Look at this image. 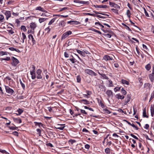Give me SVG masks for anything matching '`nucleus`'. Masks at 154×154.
<instances>
[{"label": "nucleus", "mask_w": 154, "mask_h": 154, "mask_svg": "<svg viewBox=\"0 0 154 154\" xmlns=\"http://www.w3.org/2000/svg\"><path fill=\"white\" fill-rule=\"evenodd\" d=\"M16 112H18V114H17V115L19 116L23 112V110L19 108L16 111Z\"/></svg>", "instance_id": "nucleus-28"}, {"label": "nucleus", "mask_w": 154, "mask_h": 154, "mask_svg": "<svg viewBox=\"0 0 154 154\" xmlns=\"http://www.w3.org/2000/svg\"><path fill=\"white\" fill-rule=\"evenodd\" d=\"M112 92L110 90H107L106 92V94L109 97H110L112 95Z\"/></svg>", "instance_id": "nucleus-23"}, {"label": "nucleus", "mask_w": 154, "mask_h": 154, "mask_svg": "<svg viewBox=\"0 0 154 154\" xmlns=\"http://www.w3.org/2000/svg\"><path fill=\"white\" fill-rule=\"evenodd\" d=\"M66 23L64 21H60L59 23V25L60 26L64 27L65 26Z\"/></svg>", "instance_id": "nucleus-27"}, {"label": "nucleus", "mask_w": 154, "mask_h": 154, "mask_svg": "<svg viewBox=\"0 0 154 154\" xmlns=\"http://www.w3.org/2000/svg\"><path fill=\"white\" fill-rule=\"evenodd\" d=\"M85 149H88L90 148V146L88 144H86L85 145Z\"/></svg>", "instance_id": "nucleus-63"}, {"label": "nucleus", "mask_w": 154, "mask_h": 154, "mask_svg": "<svg viewBox=\"0 0 154 154\" xmlns=\"http://www.w3.org/2000/svg\"><path fill=\"white\" fill-rule=\"evenodd\" d=\"M116 97L118 99H123L125 97L121 95L120 94H118L116 95Z\"/></svg>", "instance_id": "nucleus-21"}, {"label": "nucleus", "mask_w": 154, "mask_h": 154, "mask_svg": "<svg viewBox=\"0 0 154 154\" xmlns=\"http://www.w3.org/2000/svg\"><path fill=\"white\" fill-rule=\"evenodd\" d=\"M104 36L107 38H110L111 37V35L110 34H106L104 35Z\"/></svg>", "instance_id": "nucleus-57"}, {"label": "nucleus", "mask_w": 154, "mask_h": 154, "mask_svg": "<svg viewBox=\"0 0 154 154\" xmlns=\"http://www.w3.org/2000/svg\"><path fill=\"white\" fill-rule=\"evenodd\" d=\"M5 88L6 92L12 95L14 93V91L9 86H5Z\"/></svg>", "instance_id": "nucleus-4"}, {"label": "nucleus", "mask_w": 154, "mask_h": 154, "mask_svg": "<svg viewBox=\"0 0 154 154\" xmlns=\"http://www.w3.org/2000/svg\"><path fill=\"white\" fill-rule=\"evenodd\" d=\"M100 88L102 91H106V87L105 86L101 85L100 86Z\"/></svg>", "instance_id": "nucleus-47"}, {"label": "nucleus", "mask_w": 154, "mask_h": 154, "mask_svg": "<svg viewBox=\"0 0 154 154\" xmlns=\"http://www.w3.org/2000/svg\"><path fill=\"white\" fill-rule=\"evenodd\" d=\"M84 15H89L91 16H95V14H92L90 13H84Z\"/></svg>", "instance_id": "nucleus-43"}, {"label": "nucleus", "mask_w": 154, "mask_h": 154, "mask_svg": "<svg viewBox=\"0 0 154 154\" xmlns=\"http://www.w3.org/2000/svg\"><path fill=\"white\" fill-rule=\"evenodd\" d=\"M109 87H111L113 86V84H112V81L111 80H109Z\"/></svg>", "instance_id": "nucleus-53"}, {"label": "nucleus", "mask_w": 154, "mask_h": 154, "mask_svg": "<svg viewBox=\"0 0 154 154\" xmlns=\"http://www.w3.org/2000/svg\"><path fill=\"white\" fill-rule=\"evenodd\" d=\"M151 68V66L149 63H148L145 66V68L148 71H149L150 69Z\"/></svg>", "instance_id": "nucleus-29"}, {"label": "nucleus", "mask_w": 154, "mask_h": 154, "mask_svg": "<svg viewBox=\"0 0 154 154\" xmlns=\"http://www.w3.org/2000/svg\"><path fill=\"white\" fill-rule=\"evenodd\" d=\"M19 81H20V84L21 86L23 88V89H24L25 88V84L23 83L22 80H21V79H19Z\"/></svg>", "instance_id": "nucleus-31"}, {"label": "nucleus", "mask_w": 154, "mask_h": 154, "mask_svg": "<svg viewBox=\"0 0 154 154\" xmlns=\"http://www.w3.org/2000/svg\"><path fill=\"white\" fill-rule=\"evenodd\" d=\"M46 20V19L45 18H40L39 19V22L40 23L45 21Z\"/></svg>", "instance_id": "nucleus-39"}, {"label": "nucleus", "mask_w": 154, "mask_h": 154, "mask_svg": "<svg viewBox=\"0 0 154 154\" xmlns=\"http://www.w3.org/2000/svg\"><path fill=\"white\" fill-rule=\"evenodd\" d=\"M69 142L71 144H72L73 143L76 142V141L75 140L70 139L69 140Z\"/></svg>", "instance_id": "nucleus-51"}, {"label": "nucleus", "mask_w": 154, "mask_h": 154, "mask_svg": "<svg viewBox=\"0 0 154 154\" xmlns=\"http://www.w3.org/2000/svg\"><path fill=\"white\" fill-rule=\"evenodd\" d=\"M14 121L16 122L20 123L22 122L21 120L19 118H13Z\"/></svg>", "instance_id": "nucleus-19"}, {"label": "nucleus", "mask_w": 154, "mask_h": 154, "mask_svg": "<svg viewBox=\"0 0 154 154\" xmlns=\"http://www.w3.org/2000/svg\"><path fill=\"white\" fill-rule=\"evenodd\" d=\"M14 135L16 136H18V133L16 131H15L14 132H13L12 133Z\"/></svg>", "instance_id": "nucleus-60"}, {"label": "nucleus", "mask_w": 154, "mask_h": 154, "mask_svg": "<svg viewBox=\"0 0 154 154\" xmlns=\"http://www.w3.org/2000/svg\"><path fill=\"white\" fill-rule=\"evenodd\" d=\"M85 72L90 75L96 76L97 75L96 73L93 71L92 70L88 69H86L85 70Z\"/></svg>", "instance_id": "nucleus-1"}, {"label": "nucleus", "mask_w": 154, "mask_h": 154, "mask_svg": "<svg viewBox=\"0 0 154 154\" xmlns=\"http://www.w3.org/2000/svg\"><path fill=\"white\" fill-rule=\"evenodd\" d=\"M149 77L151 82L153 83L154 82V75L150 74L149 75Z\"/></svg>", "instance_id": "nucleus-14"}, {"label": "nucleus", "mask_w": 154, "mask_h": 154, "mask_svg": "<svg viewBox=\"0 0 154 154\" xmlns=\"http://www.w3.org/2000/svg\"><path fill=\"white\" fill-rule=\"evenodd\" d=\"M69 57L70 58L69 59V60L72 63H78L79 62L74 58L72 55H71Z\"/></svg>", "instance_id": "nucleus-7"}, {"label": "nucleus", "mask_w": 154, "mask_h": 154, "mask_svg": "<svg viewBox=\"0 0 154 154\" xmlns=\"http://www.w3.org/2000/svg\"><path fill=\"white\" fill-rule=\"evenodd\" d=\"M122 24L123 26H124L126 27L125 28L126 29L128 30V31H131V29L128 26H127L126 24L123 23H122Z\"/></svg>", "instance_id": "nucleus-42"}, {"label": "nucleus", "mask_w": 154, "mask_h": 154, "mask_svg": "<svg viewBox=\"0 0 154 154\" xmlns=\"http://www.w3.org/2000/svg\"><path fill=\"white\" fill-rule=\"evenodd\" d=\"M121 82L122 84H125L127 85H128L129 84V83L128 82L126 81V80L123 79L121 80Z\"/></svg>", "instance_id": "nucleus-32"}, {"label": "nucleus", "mask_w": 154, "mask_h": 154, "mask_svg": "<svg viewBox=\"0 0 154 154\" xmlns=\"http://www.w3.org/2000/svg\"><path fill=\"white\" fill-rule=\"evenodd\" d=\"M99 74L100 75H101V76L103 78V79H109V78L107 77L105 74H100L99 72Z\"/></svg>", "instance_id": "nucleus-25"}, {"label": "nucleus", "mask_w": 154, "mask_h": 154, "mask_svg": "<svg viewBox=\"0 0 154 154\" xmlns=\"http://www.w3.org/2000/svg\"><path fill=\"white\" fill-rule=\"evenodd\" d=\"M35 10H39L42 12H43L46 13H47V11L45 10L44 9L42 8L41 6L37 7L36 8Z\"/></svg>", "instance_id": "nucleus-13"}, {"label": "nucleus", "mask_w": 154, "mask_h": 154, "mask_svg": "<svg viewBox=\"0 0 154 154\" xmlns=\"http://www.w3.org/2000/svg\"><path fill=\"white\" fill-rule=\"evenodd\" d=\"M77 81L78 82H80L81 80V78L79 75H78L76 77Z\"/></svg>", "instance_id": "nucleus-48"}, {"label": "nucleus", "mask_w": 154, "mask_h": 154, "mask_svg": "<svg viewBox=\"0 0 154 154\" xmlns=\"http://www.w3.org/2000/svg\"><path fill=\"white\" fill-rule=\"evenodd\" d=\"M151 97L150 98L149 102H150V101L152 100L154 97V90L153 92L152 93L151 95Z\"/></svg>", "instance_id": "nucleus-41"}, {"label": "nucleus", "mask_w": 154, "mask_h": 154, "mask_svg": "<svg viewBox=\"0 0 154 154\" xmlns=\"http://www.w3.org/2000/svg\"><path fill=\"white\" fill-rule=\"evenodd\" d=\"M105 152L107 154H109L110 152V149L109 148H107L105 149Z\"/></svg>", "instance_id": "nucleus-36"}, {"label": "nucleus", "mask_w": 154, "mask_h": 154, "mask_svg": "<svg viewBox=\"0 0 154 154\" xmlns=\"http://www.w3.org/2000/svg\"><path fill=\"white\" fill-rule=\"evenodd\" d=\"M45 30L47 32V33H49L50 31V26H48L45 29Z\"/></svg>", "instance_id": "nucleus-55"}, {"label": "nucleus", "mask_w": 154, "mask_h": 154, "mask_svg": "<svg viewBox=\"0 0 154 154\" xmlns=\"http://www.w3.org/2000/svg\"><path fill=\"white\" fill-rule=\"evenodd\" d=\"M76 51L78 53L80 54L82 56L85 57V53L84 52L81 51L80 50H78V49H77Z\"/></svg>", "instance_id": "nucleus-22"}, {"label": "nucleus", "mask_w": 154, "mask_h": 154, "mask_svg": "<svg viewBox=\"0 0 154 154\" xmlns=\"http://www.w3.org/2000/svg\"><path fill=\"white\" fill-rule=\"evenodd\" d=\"M130 135L132 137L134 138L137 139L138 140V138L136 136H135L134 135H133L132 134H130Z\"/></svg>", "instance_id": "nucleus-61"}, {"label": "nucleus", "mask_w": 154, "mask_h": 154, "mask_svg": "<svg viewBox=\"0 0 154 154\" xmlns=\"http://www.w3.org/2000/svg\"><path fill=\"white\" fill-rule=\"evenodd\" d=\"M4 20V16L2 14H0V22H3Z\"/></svg>", "instance_id": "nucleus-38"}, {"label": "nucleus", "mask_w": 154, "mask_h": 154, "mask_svg": "<svg viewBox=\"0 0 154 154\" xmlns=\"http://www.w3.org/2000/svg\"><path fill=\"white\" fill-rule=\"evenodd\" d=\"M124 121H126L129 125L132 126L133 127L135 128L136 130H138V128L137 126H135L134 124L132 123L131 124L130 122H128L126 120H124Z\"/></svg>", "instance_id": "nucleus-20"}, {"label": "nucleus", "mask_w": 154, "mask_h": 154, "mask_svg": "<svg viewBox=\"0 0 154 154\" xmlns=\"http://www.w3.org/2000/svg\"><path fill=\"white\" fill-rule=\"evenodd\" d=\"M103 112L105 113L110 114L111 113V112L106 109H105L103 110Z\"/></svg>", "instance_id": "nucleus-35"}, {"label": "nucleus", "mask_w": 154, "mask_h": 154, "mask_svg": "<svg viewBox=\"0 0 154 154\" xmlns=\"http://www.w3.org/2000/svg\"><path fill=\"white\" fill-rule=\"evenodd\" d=\"M143 9H144V13H145V14L146 16V17H149V13H148L147 11H146V10L145 8H143Z\"/></svg>", "instance_id": "nucleus-40"}, {"label": "nucleus", "mask_w": 154, "mask_h": 154, "mask_svg": "<svg viewBox=\"0 0 154 154\" xmlns=\"http://www.w3.org/2000/svg\"><path fill=\"white\" fill-rule=\"evenodd\" d=\"M113 7H114V8H116L118 9H120V7L118 5H117V4H116L114 5V6Z\"/></svg>", "instance_id": "nucleus-59"}, {"label": "nucleus", "mask_w": 154, "mask_h": 154, "mask_svg": "<svg viewBox=\"0 0 154 154\" xmlns=\"http://www.w3.org/2000/svg\"><path fill=\"white\" fill-rule=\"evenodd\" d=\"M26 36L25 34L24 33H22V37L21 38L22 40L23 43L24 42V40L26 39Z\"/></svg>", "instance_id": "nucleus-24"}, {"label": "nucleus", "mask_w": 154, "mask_h": 154, "mask_svg": "<svg viewBox=\"0 0 154 154\" xmlns=\"http://www.w3.org/2000/svg\"><path fill=\"white\" fill-rule=\"evenodd\" d=\"M28 38L29 40H31L32 43V45H34L35 44V41L33 37V36L32 34H29L28 36Z\"/></svg>", "instance_id": "nucleus-6"}, {"label": "nucleus", "mask_w": 154, "mask_h": 154, "mask_svg": "<svg viewBox=\"0 0 154 154\" xmlns=\"http://www.w3.org/2000/svg\"><path fill=\"white\" fill-rule=\"evenodd\" d=\"M1 60L2 61L3 60H5L6 61H8L10 60L11 58L10 57H7L5 58H2L1 59Z\"/></svg>", "instance_id": "nucleus-33"}, {"label": "nucleus", "mask_w": 154, "mask_h": 154, "mask_svg": "<svg viewBox=\"0 0 154 154\" xmlns=\"http://www.w3.org/2000/svg\"><path fill=\"white\" fill-rule=\"evenodd\" d=\"M30 26L31 28L33 29V30H34L35 29L36 27V24L35 23L32 22L30 24Z\"/></svg>", "instance_id": "nucleus-18"}, {"label": "nucleus", "mask_w": 154, "mask_h": 154, "mask_svg": "<svg viewBox=\"0 0 154 154\" xmlns=\"http://www.w3.org/2000/svg\"><path fill=\"white\" fill-rule=\"evenodd\" d=\"M68 24H70L71 25H78L80 24V23L76 20L69 21L67 22Z\"/></svg>", "instance_id": "nucleus-9"}, {"label": "nucleus", "mask_w": 154, "mask_h": 154, "mask_svg": "<svg viewBox=\"0 0 154 154\" xmlns=\"http://www.w3.org/2000/svg\"><path fill=\"white\" fill-rule=\"evenodd\" d=\"M0 152L3 153H5L6 154H10L5 150H2L0 149Z\"/></svg>", "instance_id": "nucleus-46"}, {"label": "nucleus", "mask_w": 154, "mask_h": 154, "mask_svg": "<svg viewBox=\"0 0 154 154\" xmlns=\"http://www.w3.org/2000/svg\"><path fill=\"white\" fill-rule=\"evenodd\" d=\"M30 75H31V78L34 79L36 78L35 71H32L30 72Z\"/></svg>", "instance_id": "nucleus-12"}, {"label": "nucleus", "mask_w": 154, "mask_h": 154, "mask_svg": "<svg viewBox=\"0 0 154 154\" xmlns=\"http://www.w3.org/2000/svg\"><path fill=\"white\" fill-rule=\"evenodd\" d=\"M72 34V32L70 31H68L63 33L61 37V40H63L65 39L69 35Z\"/></svg>", "instance_id": "nucleus-2"}, {"label": "nucleus", "mask_w": 154, "mask_h": 154, "mask_svg": "<svg viewBox=\"0 0 154 154\" xmlns=\"http://www.w3.org/2000/svg\"><path fill=\"white\" fill-rule=\"evenodd\" d=\"M64 55L65 57L67 58L69 57V54L67 52H65Z\"/></svg>", "instance_id": "nucleus-64"}, {"label": "nucleus", "mask_w": 154, "mask_h": 154, "mask_svg": "<svg viewBox=\"0 0 154 154\" xmlns=\"http://www.w3.org/2000/svg\"><path fill=\"white\" fill-rule=\"evenodd\" d=\"M143 117L148 118V116L146 115V108H145L143 110Z\"/></svg>", "instance_id": "nucleus-26"}, {"label": "nucleus", "mask_w": 154, "mask_h": 154, "mask_svg": "<svg viewBox=\"0 0 154 154\" xmlns=\"http://www.w3.org/2000/svg\"><path fill=\"white\" fill-rule=\"evenodd\" d=\"M11 59L13 61V62L12 63V65L14 66H17L19 63V60L13 57H12Z\"/></svg>", "instance_id": "nucleus-3"}, {"label": "nucleus", "mask_w": 154, "mask_h": 154, "mask_svg": "<svg viewBox=\"0 0 154 154\" xmlns=\"http://www.w3.org/2000/svg\"><path fill=\"white\" fill-rule=\"evenodd\" d=\"M5 14L6 16V18L7 20H8V18L11 17V12L10 11H6L5 13Z\"/></svg>", "instance_id": "nucleus-8"}, {"label": "nucleus", "mask_w": 154, "mask_h": 154, "mask_svg": "<svg viewBox=\"0 0 154 154\" xmlns=\"http://www.w3.org/2000/svg\"><path fill=\"white\" fill-rule=\"evenodd\" d=\"M81 112L83 114H85V115H86L87 114V113L86 112H85V110L83 109H80Z\"/></svg>", "instance_id": "nucleus-52"}, {"label": "nucleus", "mask_w": 154, "mask_h": 154, "mask_svg": "<svg viewBox=\"0 0 154 154\" xmlns=\"http://www.w3.org/2000/svg\"><path fill=\"white\" fill-rule=\"evenodd\" d=\"M56 18H55V17H54V18H53L49 22L48 25H51L56 20Z\"/></svg>", "instance_id": "nucleus-34"}, {"label": "nucleus", "mask_w": 154, "mask_h": 154, "mask_svg": "<svg viewBox=\"0 0 154 154\" xmlns=\"http://www.w3.org/2000/svg\"><path fill=\"white\" fill-rule=\"evenodd\" d=\"M149 16H149V17H151L154 19V14L149 11Z\"/></svg>", "instance_id": "nucleus-56"}, {"label": "nucleus", "mask_w": 154, "mask_h": 154, "mask_svg": "<svg viewBox=\"0 0 154 154\" xmlns=\"http://www.w3.org/2000/svg\"><path fill=\"white\" fill-rule=\"evenodd\" d=\"M34 123L35 124V125H38L39 127H40L41 125H42V123L40 122H35Z\"/></svg>", "instance_id": "nucleus-58"}, {"label": "nucleus", "mask_w": 154, "mask_h": 154, "mask_svg": "<svg viewBox=\"0 0 154 154\" xmlns=\"http://www.w3.org/2000/svg\"><path fill=\"white\" fill-rule=\"evenodd\" d=\"M131 98V95L130 94H128L127 96V97L125 98V104H126L129 102L130 101Z\"/></svg>", "instance_id": "nucleus-10"}, {"label": "nucleus", "mask_w": 154, "mask_h": 154, "mask_svg": "<svg viewBox=\"0 0 154 154\" xmlns=\"http://www.w3.org/2000/svg\"><path fill=\"white\" fill-rule=\"evenodd\" d=\"M94 6L95 8H106L107 7V6L106 5H94Z\"/></svg>", "instance_id": "nucleus-16"}, {"label": "nucleus", "mask_w": 154, "mask_h": 154, "mask_svg": "<svg viewBox=\"0 0 154 154\" xmlns=\"http://www.w3.org/2000/svg\"><path fill=\"white\" fill-rule=\"evenodd\" d=\"M121 92L122 94H123L124 95H125L127 94L126 91L124 90L123 88H122L121 89Z\"/></svg>", "instance_id": "nucleus-50"}, {"label": "nucleus", "mask_w": 154, "mask_h": 154, "mask_svg": "<svg viewBox=\"0 0 154 154\" xmlns=\"http://www.w3.org/2000/svg\"><path fill=\"white\" fill-rule=\"evenodd\" d=\"M126 14L128 17L130 18V15H131V13L130 11L129 10H127V11Z\"/></svg>", "instance_id": "nucleus-44"}, {"label": "nucleus", "mask_w": 154, "mask_h": 154, "mask_svg": "<svg viewBox=\"0 0 154 154\" xmlns=\"http://www.w3.org/2000/svg\"><path fill=\"white\" fill-rule=\"evenodd\" d=\"M111 10L114 13L117 14H119V11L118 10L114 9L113 8L112 9H111Z\"/></svg>", "instance_id": "nucleus-45"}, {"label": "nucleus", "mask_w": 154, "mask_h": 154, "mask_svg": "<svg viewBox=\"0 0 154 154\" xmlns=\"http://www.w3.org/2000/svg\"><path fill=\"white\" fill-rule=\"evenodd\" d=\"M15 127L14 126H11L9 127V128L10 129H11L12 130H17V129L18 128L17 127H16L15 126Z\"/></svg>", "instance_id": "nucleus-49"}, {"label": "nucleus", "mask_w": 154, "mask_h": 154, "mask_svg": "<svg viewBox=\"0 0 154 154\" xmlns=\"http://www.w3.org/2000/svg\"><path fill=\"white\" fill-rule=\"evenodd\" d=\"M0 54L2 55H7L8 53L7 52L2 51L0 53Z\"/></svg>", "instance_id": "nucleus-54"}, {"label": "nucleus", "mask_w": 154, "mask_h": 154, "mask_svg": "<svg viewBox=\"0 0 154 154\" xmlns=\"http://www.w3.org/2000/svg\"><path fill=\"white\" fill-rule=\"evenodd\" d=\"M64 127V125L61 124L58 125L57 127L56 128L60 130H62L63 129Z\"/></svg>", "instance_id": "nucleus-17"}, {"label": "nucleus", "mask_w": 154, "mask_h": 154, "mask_svg": "<svg viewBox=\"0 0 154 154\" xmlns=\"http://www.w3.org/2000/svg\"><path fill=\"white\" fill-rule=\"evenodd\" d=\"M103 59L106 61L112 60L113 58L112 57H110L108 55H105L103 57Z\"/></svg>", "instance_id": "nucleus-11"}, {"label": "nucleus", "mask_w": 154, "mask_h": 154, "mask_svg": "<svg viewBox=\"0 0 154 154\" xmlns=\"http://www.w3.org/2000/svg\"><path fill=\"white\" fill-rule=\"evenodd\" d=\"M151 114L152 117L154 115V105H152L150 107Z\"/></svg>", "instance_id": "nucleus-15"}, {"label": "nucleus", "mask_w": 154, "mask_h": 154, "mask_svg": "<svg viewBox=\"0 0 154 154\" xmlns=\"http://www.w3.org/2000/svg\"><path fill=\"white\" fill-rule=\"evenodd\" d=\"M21 29L24 32H26L27 30L26 26L23 25H22L21 26Z\"/></svg>", "instance_id": "nucleus-37"}, {"label": "nucleus", "mask_w": 154, "mask_h": 154, "mask_svg": "<svg viewBox=\"0 0 154 154\" xmlns=\"http://www.w3.org/2000/svg\"><path fill=\"white\" fill-rule=\"evenodd\" d=\"M42 72V70L40 69H38L36 71L37 75V78L38 79H41L42 78V76L41 75V73Z\"/></svg>", "instance_id": "nucleus-5"}, {"label": "nucleus", "mask_w": 154, "mask_h": 154, "mask_svg": "<svg viewBox=\"0 0 154 154\" xmlns=\"http://www.w3.org/2000/svg\"><path fill=\"white\" fill-rule=\"evenodd\" d=\"M81 101H82V102L83 101L84 102V103L85 104H88V101L86 100H85V99L82 100H81Z\"/></svg>", "instance_id": "nucleus-62"}, {"label": "nucleus", "mask_w": 154, "mask_h": 154, "mask_svg": "<svg viewBox=\"0 0 154 154\" xmlns=\"http://www.w3.org/2000/svg\"><path fill=\"white\" fill-rule=\"evenodd\" d=\"M89 30H91L93 31H94L95 32H97V33H99L100 34H101V32L100 31H98V30H97L95 29H94V28L89 29Z\"/></svg>", "instance_id": "nucleus-30"}]
</instances>
